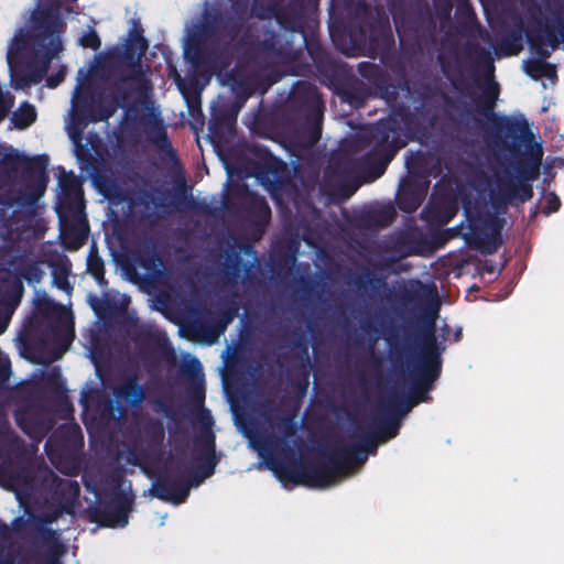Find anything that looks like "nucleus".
Instances as JSON below:
<instances>
[{"label": "nucleus", "mask_w": 564, "mask_h": 564, "mask_svg": "<svg viewBox=\"0 0 564 564\" xmlns=\"http://www.w3.org/2000/svg\"><path fill=\"white\" fill-rule=\"evenodd\" d=\"M63 31L59 3L55 0H39L29 22L14 34L8 46L9 67L13 69L25 63L45 74L51 62L63 51Z\"/></svg>", "instance_id": "obj_2"}, {"label": "nucleus", "mask_w": 564, "mask_h": 564, "mask_svg": "<svg viewBox=\"0 0 564 564\" xmlns=\"http://www.w3.org/2000/svg\"><path fill=\"white\" fill-rule=\"evenodd\" d=\"M93 492H95L96 496H99V494L96 491V489H91Z\"/></svg>", "instance_id": "obj_45"}, {"label": "nucleus", "mask_w": 564, "mask_h": 564, "mask_svg": "<svg viewBox=\"0 0 564 564\" xmlns=\"http://www.w3.org/2000/svg\"><path fill=\"white\" fill-rule=\"evenodd\" d=\"M399 426H400L399 422H393L388 425V427H387L388 438H392L397 435Z\"/></svg>", "instance_id": "obj_38"}, {"label": "nucleus", "mask_w": 564, "mask_h": 564, "mask_svg": "<svg viewBox=\"0 0 564 564\" xmlns=\"http://www.w3.org/2000/svg\"><path fill=\"white\" fill-rule=\"evenodd\" d=\"M199 419L206 429L195 441L193 460L196 464V470L193 471V466L188 463L172 459L166 474L154 485L155 496L175 506L187 499L192 488L198 487L209 478L219 462L215 451V435L209 429L213 423L212 414L203 410Z\"/></svg>", "instance_id": "obj_3"}, {"label": "nucleus", "mask_w": 564, "mask_h": 564, "mask_svg": "<svg viewBox=\"0 0 564 564\" xmlns=\"http://www.w3.org/2000/svg\"><path fill=\"white\" fill-rule=\"evenodd\" d=\"M196 33H189L184 45V55L192 61L193 64L198 65L200 63V56L196 47Z\"/></svg>", "instance_id": "obj_25"}, {"label": "nucleus", "mask_w": 564, "mask_h": 564, "mask_svg": "<svg viewBox=\"0 0 564 564\" xmlns=\"http://www.w3.org/2000/svg\"><path fill=\"white\" fill-rule=\"evenodd\" d=\"M500 126L511 132H519L523 135L531 134L529 123L524 116L503 117L500 121Z\"/></svg>", "instance_id": "obj_23"}, {"label": "nucleus", "mask_w": 564, "mask_h": 564, "mask_svg": "<svg viewBox=\"0 0 564 564\" xmlns=\"http://www.w3.org/2000/svg\"><path fill=\"white\" fill-rule=\"evenodd\" d=\"M48 83H50V86H51V87H54V86L56 85V84H52V83H51V79H48Z\"/></svg>", "instance_id": "obj_44"}, {"label": "nucleus", "mask_w": 564, "mask_h": 564, "mask_svg": "<svg viewBox=\"0 0 564 564\" xmlns=\"http://www.w3.org/2000/svg\"><path fill=\"white\" fill-rule=\"evenodd\" d=\"M240 251H243L246 254H248L251 258V261L249 263H241V261L236 259L234 264L228 265L227 274L234 275L236 278L240 276V272L249 274L257 262L256 254L251 247L241 248Z\"/></svg>", "instance_id": "obj_21"}, {"label": "nucleus", "mask_w": 564, "mask_h": 564, "mask_svg": "<svg viewBox=\"0 0 564 564\" xmlns=\"http://www.w3.org/2000/svg\"><path fill=\"white\" fill-rule=\"evenodd\" d=\"M421 202L422 194H415L409 200L402 194L399 198V207L405 212H413L421 205Z\"/></svg>", "instance_id": "obj_29"}, {"label": "nucleus", "mask_w": 564, "mask_h": 564, "mask_svg": "<svg viewBox=\"0 0 564 564\" xmlns=\"http://www.w3.org/2000/svg\"><path fill=\"white\" fill-rule=\"evenodd\" d=\"M251 11L254 15H257L258 18L263 19V20L271 19V18H276V19L279 18L275 4H270L265 9H260L258 0L254 1Z\"/></svg>", "instance_id": "obj_28"}, {"label": "nucleus", "mask_w": 564, "mask_h": 564, "mask_svg": "<svg viewBox=\"0 0 564 564\" xmlns=\"http://www.w3.org/2000/svg\"><path fill=\"white\" fill-rule=\"evenodd\" d=\"M391 133L394 134V131L390 128L389 120L377 123L368 132L373 147L362 158L361 167L371 174L370 181L383 174L397 151L394 137L390 140Z\"/></svg>", "instance_id": "obj_10"}, {"label": "nucleus", "mask_w": 564, "mask_h": 564, "mask_svg": "<svg viewBox=\"0 0 564 564\" xmlns=\"http://www.w3.org/2000/svg\"><path fill=\"white\" fill-rule=\"evenodd\" d=\"M377 445L372 437L366 436L345 445L338 451V469L334 473L316 475L313 486L327 489L337 485L341 479L349 477L354 465H362L367 459V453L375 454Z\"/></svg>", "instance_id": "obj_9"}, {"label": "nucleus", "mask_w": 564, "mask_h": 564, "mask_svg": "<svg viewBox=\"0 0 564 564\" xmlns=\"http://www.w3.org/2000/svg\"><path fill=\"white\" fill-rule=\"evenodd\" d=\"M183 368L184 371L192 375H196L202 371V365L199 360L191 354H185L183 356Z\"/></svg>", "instance_id": "obj_30"}, {"label": "nucleus", "mask_w": 564, "mask_h": 564, "mask_svg": "<svg viewBox=\"0 0 564 564\" xmlns=\"http://www.w3.org/2000/svg\"><path fill=\"white\" fill-rule=\"evenodd\" d=\"M257 205H258L260 215L263 218H268L270 216V208H269L268 204L263 199H260L257 202Z\"/></svg>", "instance_id": "obj_37"}, {"label": "nucleus", "mask_w": 564, "mask_h": 564, "mask_svg": "<svg viewBox=\"0 0 564 564\" xmlns=\"http://www.w3.org/2000/svg\"><path fill=\"white\" fill-rule=\"evenodd\" d=\"M11 375V364L6 354L0 350V388H3Z\"/></svg>", "instance_id": "obj_27"}, {"label": "nucleus", "mask_w": 564, "mask_h": 564, "mask_svg": "<svg viewBox=\"0 0 564 564\" xmlns=\"http://www.w3.org/2000/svg\"><path fill=\"white\" fill-rule=\"evenodd\" d=\"M17 421L21 429L34 441L41 440L51 429V424L45 421H39L35 426L29 425L21 415H17Z\"/></svg>", "instance_id": "obj_22"}, {"label": "nucleus", "mask_w": 564, "mask_h": 564, "mask_svg": "<svg viewBox=\"0 0 564 564\" xmlns=\"http://www.w3.org/2000/svg\"><path fill=\"white\" fill-rule=\"evenodd\" d=\"M80 487L76 480L61 479L57 482V494L66 505H73L79 496Z\"/></svg>", "instance_id": "obj_20"}, {"label": "nucleus", "mask_w": 564, "mask_h": 564, "mask_svg": "<svg viewBox=\"0 0 564 564\" xmlns=\"http://www.w3.org/2000/svg\"><path fill=\"white\" fill-rule=\"evenodd\" d=\"M21 521H22V520H21L20 518L14 519V521H13V525H14V527H19V523H20Z\"/></svg>", "instance_id": "obj_40"}, {"label": "nucleus", "mask_w": 564, "mask_h": 564, "mask_svg": "<svg viewBox=\"0 0 564 564\" xmlns=\"http://www.w3.org/2000/svg\"><path fill=\"white\" fill-rule=\"evenodd\" d=\"M142 123L144 126V132L147 140L154 144L156 148L167 151L171 148V143L167 138L166 127L161 117V111L153 102H148L144 106V112L142 116Z\"/></svg>", "instance_id": "obj_12"}, {"label": "nucleus", "mask_w": 564, "mask_h": 564, "mask_svg": "<svg viewBox=\"0 0 564 564\" xmlns=\"http://www.w3.org/2000/svg\"><path fill=\"white\" fill-rule=\"evenodd\" d=\"M464 209L470 220L473 242L482 253L491 254L501 245L505 219L499 216L514 198L532 197V186L498 174L491 180L482 166H470L463 186Z\"/></svg>", "instance_id": "obj_1"}, {"label": "nucleus", "mask_w": 564, "mask_h": 564, "mask_svg": "<svg viewBox=\"0 0 564 564\" xmlns=\"http://www.w3.org/2000/svg\"><path fill=\"white\" fill-rule=\"evenodd\" d=\"M54 283L58 289L66 292H69L72 289L65 275L54 273Z\"/></svg>", "instance_id": "obj_34"}, {"label": "nucleus", "mask_w": 564, "mask_h": 564, "mask_svg": "<svg viewBox=\"0 0 564 564\" xmlns=\"http://www.w3.org/2000/svg\"><path fill=\"white\" fill-rule=\"evenodd\" d=\"M492 70H494V66L491 63H489V73H492Z\"/></svg>", "instance_id": "obj_42"}, {"label": "nucleus", "mask_w": 564, "mask_h": 564, "mask_svg": "<svg viewBox=\"0 0 564 564\" xmlns=\"http://www.w3.org/2000/svg\"><path fill=\"white\" fill-rule=\"evenodd\" d=\"M65 430L70 434L74 446L83 445V436L77 425L65 426Z\"/></svg>", "instance_id": "obj_33"}, {"label": "nucleus", "mask_w": 564, "mask_h": 564, "mask_svg": "<svg viewBox=\"0 0 564 564\" xmlns=\"http://www.w3.org/2000/svg\"><path fill=\"white\" fill-rule=\"evenodd\" d=\"M147 48L148 44L142 36V30L134 23L126 43L109 47L95 56L91 72L97 67L110 68L124 86L140 88L144 78L141 57Z\"/></svg>", "instance_id": "obj_6"}, {"label": "nucleus", "mask_w": 564, "mask_h": 564, "mask_svg": "<svg viewBox=\"0 0 564 564\" xmlns=\"http://www.w3.org/2000/svg\"><path fill=\"white\" fill-rule=\"evenodd\" d=\"M544 210L546 214L555 213L561 206L560 198L554 193H547L544 196Z\"/></svg>", "instance_id": "obj_31"}, {"label": "nucleus", "mask_w": 564, "mask_h": 564, "mask_svg": "<svg viewBox=\"0 0 564 564\" xmlns=\"http://www.w3.org/2000/svg\"><path fill=\"white\" fill-rule=\"evenodd\" d=\"M261 184L264 186V188L270 193L271 197L276 202L280 203V189L282 187V182L278 175H274L273 181L269 178V176H261L260 177Z\"/></svg>", "instance_id": "obj_24"}, {"label": "nucleus", "mask_w": 564, "mask_h": 564, "mask_svg": "<svg viewBox=\"0 0 564 564\" xmlns=\"http://www.w3.org/2000/svg\"><path fill=\"white\" fill-rule=\"evenodd\" d=\"M117 403L139 406L144 400V390L135 380H128L113 390Z\"/></svg>", "instance_id": "obj_14"}, {"label": "nucleus", "mask_w": 564, "mask_h": 564, "mask_svg": "<svg viewBox=\"0 0 564 564\" xmlns=\"http://www.w3.org/2000/svg\"><path fill=\"white\" fill-rule=\"evenodd\" d=\"M134 495L131 486L118 479L116 490L111 494L110 503L100 512V521L109 528H123L128 524L132 511Z\"/></svg>", "instance_id": "obj_11"}, {"label": "nucleus", "mask_w": 564, "mask_h": 564, "mask_svg": "<svg viewBox=\"0 0 564 564\" xmlns=\"http://www.w3.org/2000/svg\"><path fill=\"white\" fill-rule=\"evenodd\" d=\"M485 93L491 98L496 99L499 93L498 84L491 79H489L486 84Z\"/></svg>", "instance_id": "obj_35"}, {"label": "nucleus", "mask_w": 564, "mask_h": 564, "mask_svg": "<svg viewBox=\"0 0 564 564\" xmlns=\"http://www.w3.org/2000/svg\"><path fill=\"white\" fill-rule=\"evenodd\" d=\"M0 166L9 172L22 170L21 189L14 198L19 206H33L43 196L48 177L40 159H28L13 148L0 147ZM12 203H1L0 210L11 208Z\"/></svg>", "instance_id": "obj_7"}, {"label": "nucleus", "mask_w": 564, "mask_h": 564, "mask_svg": "<svg viewBox=\"0 0 564 564\" xmlns=\"http://www.w3.org/2000/svg\"><path fill=\"white\" fill-rule=\"evenodd\" d=\"M234 318V313H229L223 322H220L217 326V330L214 333V337H218L220 333H224L226 327H227V324H229Z\"/></svg>", "instance_id": "obj_36"}, {"label": "nucleus", "mask_w": 564, "mask_h": 564, "mask_svg": "<svg viewBox=\"0 0 564 564\" xmlns=\"http://www.w3.org/2000/svg\"><path fill=\"white\" fill-rule=\"evenodd\" d=\"M135 261L144 270L143 275L148 279H155L162 273L163 263L153 252L142 251Z\"/></svg>", "instance_id": "obj_18"}, {"label": "nucleus", "mask_w": 564, "mask_h": 564, "mask_svg": "<svg viewBox=\"0 0 564 564\" xmlns=\"http://www.w3.org/2000/svg\"><path fill=\"white\" fill-rule=\"evenodd\" d=\"M294 420L293 414L274 416L267 432L250 436V446L262 459L254 467L261 469L264 466L270 469L286 489H292L299 484V475L286 467L276 454L289 451V443L295 434Z\"/></svg>", "instance_id": "obj_4"}, {"label": "nucleus", "mask_w": 564, "mask_h": 564, "mask_svg": "<svg viewBox=\"0 0 564 564\" xmlns=\"http://www.w3.org/2000/svg\"><path fill=\"white\" fill-rule=\"evenodd\" d=\"M9 530L7 525L0 523V564H13L12 560L9 556H4L2 551Z\"/></svg>", "instance_id": "obj_32"}, {"label": "nucleus", "mask_w": 564, "mask_h": 564, "mask_svg": "<svg viewBox=\"0 0 564 564\" xmlns=\"http://www.w3.org/2000/svg\"><path fill=\"white\" fill-rule=\"evenodd\" d=\"M79 42L82 46L89 47L91 50H97L100 46V39L94 29H89L85 32Z\"/></svg>", "instance_id": "obj_26"}, {"label": "nucleus", "mask_w": 564, "mask_h": 564, "mask_svg": "<svg viewBox=\"0 0 564 564\" xmlns=\"http://www.w3.org/2000/svg\"><path fill=\"white\" fill-rule=\"evenodd\" d=\"M444 340V336L438 340L434 322L425 324L421 329L416 341V352L410 366L411 375L415 378L419 395L414 401L411 399L402 400L401 410L403 415L410 412L415 404L430 399L425 390L432 388L433 382L441 373V356L445 349Z\"/></svg>", "instance_id": "obj_5"}, {"label": "nucleus", "mask_w": 564, "mask_h": 564, "mask_svg": "<svg viewBox=\"0 0 564 564\" xmlns=\"http://www.w3.org/2000/svg\"><path fill=\"white\" fill-rule=\"evenodd\" d=\"M165 519H166V514H162V516H161V522H160V525H163V524H164Z\"/></svg>", "instance_id": "obj_41"}, {"label": "nucleus", "mask_w": 564, "mask_h": 564, "mask_svg": "<svg viewBox=\"0 0 564 564\" xmlns=\"http://www.w3.org/2000/svg\"><path fill=\"white\" fill-rule=\"evenodd\" d=\"M141 435L149 447L161 446L165 437L164 425L160 420L149 419L142 426Z\"/></svg>", "instance_id": "obj_16"}, {"label": "nucleus", "mask_w": 564, "mask_h": 564, "mask_svg": "<svg viewBox=\"0 0 564 564\" xmlns=\"http://www.w3.org/2000/svg\"><path fill=\"white\" fill-rule=\"evenodd\" d=\"M35 108L28 102L22 104L11 117V121L14 127L21 130L30 127L35 121Z\"/></svg>", "instance_id": "obj_19"}, {"label": "nucleus", "mask_w": 564, "mask_h": 564, "mask_svg": "<svg viewBox=\"0 0 564 564\" xmlns=\"http://www.w3.org/2000/svg\"><path fill=\"white\" fill-rule=\"evenodd\" d=\"M65 430V426L63 429H61L58 432H55V435L51 436L45 445V448H46V453L48 454L50 451H54L52 447H53V442H54V438L56 435H58V433H62L63 431Z\"/></svg>", "instance_id": "obj_39"}, {"label": "nucleus", "mask_w": 564, "mask_h": 564, "mask_svg": "<svg viewBox=\"0 0 564 564\" xmlns=\"http://www.w3.org/2000/svg\"><path fill=\"white\" fill-rule=\"evenodd\" d=\"M531 161L519 171V176L527 182L538 178L543 150L540 143H534L530 149Z\"/></svg>", "instance_id": "obj_17"}, {"label": "nucleus", "mask_w": 564, "mask_h": 564, "mask_svg": "<svg viewBox=\"0 0 564 564\" xmlns=\"http://www.w3.org/2000/svg\"><path fill=\"white\" fill-rule=\"evenodd\" d=\"M116 110V106L111 104H105L102 96H88L85 84L79 82L76 86L73 97L72 106L67 113L65 129L72 140L76 156L79 160L86 158L85 150L82 145L84 123L79 113L84 119L93 122L108 120Z\"/></svg>", "instance_id": "obj_8"}, {"label": "nucleus", "mask_w": 564, "mask_h": 564, "mask_svg": "<svg viewBox=\"0 0 564 564\" xmlns=\"http://www.w3.org/2000/svg\"><path fill=\"white\" fill-rule=\"evenodd\" d=\"M7 270L12 272L19 282L21 279H24L29 283H39L44 275V271L40 268L39 263L32 261L25 254L14 257L9 262Z\"/></svg>", "instance_id": "obj_13"}, {"label": "nucleus", "mask_w": 564, "mask_h": 564, "mask_svg": "<svg viewBox=\"0 0 564 564\" xmlns=\"http://www.w3.org/2000/svg\"><path fill=\"white\" fill-rule=\"evenodd\" d=\"M271 37H272V40H274V41L276 40V35H275V34H271Z\"/></svg>", "instance_id": "obj_43"}, {"label": "nucleus", "mask_w": 564, "mask_h": 564, "mask_svg": "<svg viewBox=\"0 0 564 564\" xmlns=\"http://www.w3.org/2000/svg\"><path fill=\"white\" fill-rule=\"evenodd\" d=\"M51 463L65 475H76L80 470V462L75 452H67L65 455L59 451H50Z\"/></svg>", "instance_id": "obj_15"}]
</instances>
